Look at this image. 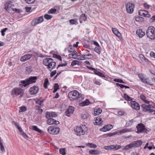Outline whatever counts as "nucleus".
Returning a JSON list of instances; mask_svg holds the SVG:
<instances>
[{
	"label": "nucleus",
	"mask_w": 155,
	"mask_h": 155,
	"mask_svg": "<svg viewBox=\"0 0 155 155\" xmlns=\"http://www.w3.org/2000/svg\"><path fill=\"white\" fill-rule=\"evenodd\" d=\"M43 64L47 66V68L50 71L55 68L56 62L51 58H47L43 60Z\"/></svg>",
	"instance_id": "nucleus-1"
},
{
	"label": "nucleus",
	"mask_w": 155,
	"mask_h": 155,
	"mask_svg": "<svg viewBox=\"0 0 155 155\" xmlns=\"http://www.w3.org/2000/svg\"><path fill=\"white\" fill-rule=\"evenodd\" d=\"M38 79L37 76H31L28 78L26 79L25 80L21 81V84L20 85L21 87H25L27 85L30 84L35 83Z\"/></svg>",
	"instance_id": "nucleus-2"
},
{
	"label": "nucleus",
	"mask_w": 155,
	"mask_h": 155,
	"mask_svg": "<svg viewBox=\"0 0 155 155\" xmlns=\"http://www.w3.org/2000/svg\"><path fill=\"white\" fill-rule=\"evenodd\" d=\"M69 99L72 101L81 98L79 93L77 90H74L70 91L68 94Z\"/></svg>",
	"instance_id": "nucleus-3"
},
{
	"label": "nucleus",
	"mask_w": 155,
	"mask_h": 155,
	"mask_svg": "<svg viewBox=\"0 0 155 155\" xmlns=\"http://www.w3.org/2000/svg\"><path fill=\"white\" fill-rule=\"evenodd\" d=\"M24 91V90L21 88L15 87L12 90L11 95L13 97H17L20 95L19 97L21 98L23 96Z\"/></svg>",
	"instance_id": "nucleus-4"
},
{
	"label": "nucleus",
	"mask_w": 155,
	"mask_h": 155,
	"mask_svg": "<svg viewBox=\"0 0 155 155\" xmlns=\"http://www.w3.org/2000/svg\"><path fill=\"white\" fill-rule=\"evenodd\" d=\"M155 28L153 27L150 26L147 30L146 35L148 38L151 40L155 39Z\"/></svg>",
	"instance_id": "nucleus-5"
},
{
	"label": "nucleus",
	"mask_w": 155,
	"mask_h": 155,
	"mask_svg": "<svg viewBox=\"0 0 155 155\" xmlns=\"http://www.w3.org/2000/svg\"><path fill=\"white\" fill-rule=\"evenodd\" d=\"M137 129V133L139 134L145 131V132L147 133V129L145 128V126L142 123L138 124L136 126Z\"/></svg>",
	"instance_id": "nucleus-6"
},
{
	"label": "nucleus",
	"mask_w": 155,
	"mask_h": 155,
	"mask_svg": "<svg viewBox=\"0 0 155 155\" xmlns=\"http://www.w3.org/2000/svg\"><path fill=\"white\" fill-rule=\"evenodd\" d=\"M44 19L42 16L34 18L31 21V25L35 26L37 24L40 23L43 21Z\"/></svg>",
	"instance_id": "nucleus-7"
},
{
	"label": "nucleus",
	"mask_w": 155,
	"mask_h": 155,
	"mask_svg": "<svg viewBox=\"0 0 155 155\" xmlns=\"http://www.w3.org/2000/svg\"><path fill=\"white\" fill-rule=\"evenodd\" d=\"M152 107V105L149 104L147 105L145 104H143L141 105V108L143 112H148L149 113H152V109H151Z\"/></svg>",
	"instance_id": "nucleus-8"
},
{
	"label": "nucleus",
	"mask_w": 155,
	"mask_h": 155,
	"mask_svg": "<svg viewBox=\"0 0 155 155\" xmlns=\"http://www.w3.org/2000/svg\"><path fill=\"white\" fill-rule=\"evenodd\" d=\"M127 12L128 13H132L134 8V4L133 3H129L126 5Z\"/></svg>",
	"instance_id": "nucleus-9"
},
{
	"label": "nucleus",
	"mask_w": 155,
	"mask_h": 155,
	"mask_svg": "<svg viewBox=\"0 0 155 155\" xmlns=\"http://www.w3.org/2000/svg\"><path fill=\"white\" fill-rule=\"evenodd\" d=\"M130 106L131 107L136 110H139L140 106L139 104L135 101H131L130 102Z\"/></svg>",
	"instance_id": "nucleus-10"
},
{
	"label": "nucleus",
	"mask_w": 155,
	"mask_h": 155,
	"mask_svg": "<svg viewBox=\"0 0 155 155\" xmlns=\"http://www.w3.org/2000/svg\"><path fill=\"white\" fill-rule=\"evenodd\" d=\"M39 89V88L38 86L35 85L30 88L29 92L31 94L35 95L38 93Z\"/></svg>",
	"instance_id": "nucleus-11"
},
{
	"label": "nucleus",
	"mask_w": 155,
	"mask_h": 155,
	"mask_svg": "<svg viewBox=\"0 0 155 155\" xmlns=\"http://www.w3.org/2000/svg\"><path fill=\"white\" fill-rule=\"evenodd\" d=\"M15 126L17 127L20 132V134L25 138L27 139L28 138V137L26 134L22 130L21 128L19 126L18 123L17 122L15 123Z\"/></svg>",
	"instance_id": "nucleus-12"
},
{
	"label": "nucleus",
	"mask_w": 155,
	"mask_h": 155,
	"mask_svg": "<svg viewBox=\"0 0 155 155\" xmlns=\"http://www.w3.org/2000/svg\"><path fill=\"white\" fill-rule=\"evenodd\" d=\"M76 134L78 136L83 135L85 134L84 130L81 127H77L74 129Z\"/></svg>",
	"instance_id": "nucleus-13"
},
{
	"label": "nucleus",
	"mask_w": 155,
	"mask_h": 155,
	"mask_svg": "<svg viewBox=\"0 0 155 155\" xmlns=\"http://www.w3.org/2000/svg\"><path fill=\"white\" fill-rule=\"evenodd\" d=\"M74 110V107L70 106L66 110L65 112V114L67 116L70 117L71 115L72 114Z\"/></svg>",
	"instance_id": "nucleus-14"
},
{
	"label": "nucleus",
	"mask_w": 155,
	"mask_h": 155,
	"mask_svg": "<svg viewBox=\"0 0 155 155\" xmlns=\"http://www.w3.org/2000/svg\"><path fill=\"white\" fill-rule=\"evenodd\" d=\"M138 76L140 79L141 81L143 83L150 85H152V84H150V82L147 81V79L145 78L144 75L143 74H138Z\"/></svg>",
	"instance_id": "nucleus-15"
},
{
	"label": "nucleus",
	"mask_w": 155,
	"mask_h": 155,
	"mask_svg": "<svg viewBox=\"0 0 155 155\" xmlns=\"http://www.w3.org/2000/svg\"><path fill=\"white\" fill-rule=\"evenodd\" d=\"M32 56V54H25L21 57L20 61L22 62H24L30 59Z\"/></svg>",
	"instance_id": "nucleus-16"
},
{
	"label": "nucleus",
	"mask_w": 155,
	"mask_h": 155,
	"mask_svg": "<svg viewBox=\"0 0 155 155\" xmlns=\"http://www.w3.org/2000/svg\"><path fill=\"white\" fill-rule=\"evenodd\" d=\"M138 13L140 16H143L147 18L150 17V15L149 14L148 12L146 10H141L139 11Z\"/></svg>",
	"instance_id": "nucleus-17"
},
{
	"label": "nucleus",
	"mask_w": 155,
	"mask_h": 155,
	"mask_svg": "<svg viewBox=\"0 0 155 155\" xmlns=\"http://www.w3.org/2000/svg\"><path fill=\"white\" fill-rule=\"evenodd\" d=\"M57 116V115L55 112H46L45 113V117L46 118H49L55 117Z\"/></svg>",
	"instance_id": "nucleus-18"
},
{
	"label": "nucleus",
	"mask_w": 155,
	"mask_h": 155,
	"mask_svg": "<svg viewBox=\"0 0 155 155\" xmlns=\"http://www.w3.org/2000/svg\"><path fill=\"white\" fill-rule=\"evenodd\" d=\"M113 127L112 125H107L103 127L102 128L100 129V130L103 132H106L107 131L110 130Z\"/></svg>",
	"instance_id": "nucleus-19"
},
{
	"label": "nucleus",
	"mask_w": 155,
	"mask_h": 155,
	"mask_svg": "<svg viewBox=\"0 0 155 155\" xmlns=\"http://www.w3.org/2000/svg\"><path fill=\"white\" fill-rule=\"evenodd\" d=\"M12 3L11 1H8L5 4L4 9L7 11H8L10 10V8H11L12 5Z\"/></svg>",
	"instance_id": "nucleus-20"
},
{
	"label": "nucleus",
	"mask_w": 155,
	"mask_h": 155,
	"mask_svg": "<svg viewBox=\"0 0 155 155\" xmlns=\"http://www.w3.org/2000/svg\"><path fill=\"white\" fill-rule=\"evenodd\" d=\"M136 34L140 38L143 37L145 35V33L143 31L142 29H139L136 31Z\"/></svg>",
	"instance_id": "nucleus-21"
},
{
	"label": "nucleus",
	"mask_w": 155,
	"mask_h": 155,
	"mask_svg": "<svg viewBox=\"0 0 155 155\" xmlns=\"http://www.w3.org/2000/svg\"><path fill=\"white\" fill-rule=\"evenodd\" d=\"M103 122L102 118L100 116L97 117L95 120V122L94 123V125H99L101 124V123Z\"/></svg>",
	"instance_id": "nucleus-22"
},
{
	"label": "nucleus",
	"mask_w": 155,
	"mask_h": 155,
	"mask_svg": "<svg viewBox=\"0 0 155 155\" xmlns=\"http://www.w3.org/2000/svg\"><path fill=\"white\" fill-rule=\"evenodd\" d=\"M134 147H138L140 146L142 144V142L141 140H137L132 142Z\"/></svg>",
	"instance_id": "nucleus-23"
},
{
	"label": "nucleus",
	"mask_w": 155,
	"mask_h": 155,
	"mask_svg": "<svg viewBox=\"0 0 155 155\" xmlns=\"http://www.w3.org/2000/svg\"><path fill=\"white\" fill-rule=\"evenodd\" d=\"M112 31L114 34L118 38H120L121 35L118 30L116 28H112Z\"/></svg>",
	"instance_id": "nucleus-24"
},
{
	"label": "nucleus",
	"mask_w": 155,
	"mask_h": 155,
	"mask_svg": "<svg viewBox=\"0 0 155 155\" xmlns=\"http://www.w3.org/2000/svg\"><path fill=\"white\" fill-rule=\"evenodd\" d=\"M90 52V51L88 50H86L85 52L83 53V54H81L82 56H83V58L84 59H85L86 56H90V58H91L93 57V55L91 54L88 53L89 52Z\"/></svg>",
	"instance_id": "nucleus-25"
},
{
	"label": "nucleus",
	"mask_w": 155,
	"mask_h": 155,
	"mask_svg": "<svg viewBox=\"0 0 155 155\" xmlns=\"http://www.w3.org/2000/svg\"><path fill=\"white\" fill-rule=\"evenodd\" d=\"M130 130L127 128H125L122 129L120 131H117V134H121L128 132L130 131Z\"/></svg>",
	"instance_id": "nucleus-26"
},
{
	"label": "nucleus",
	"mask_w": 155,
	"mask_h": 155,
	"mask_svg": "<svg viewBox=\"0 0 155 155\" xmlns=\"http://www.w3.org/2000/svg\"><path fill=\"white\" fill-rule=\"evenodd\" d=\"M30 128L31 130L36 131L40 133H42L43 132L41 130L38 128L36 126H32V127H30Z\"/></svg>",
	"instance_id": "nucleus-27"
},
{
	"label": "nucleus",
	"mask_w": 155,
	"mask_h": 155,
	"mask_svg": "<svg viewBox=\"0 0 155 155\" xmlns=\"http://www.w3.org/2000/svg\"><path fill=\"white\" fill-rule=\"evenodd\" d=\"M87 17L85 14H83L81 15L79 18L80 22V23H82V21H85L87 20Z\"/></svg>",
	"instance_id": "nucleus-28"
},
{
	"label": "nucleus",
	"mask_w": 155,
	"mask_h": 155,
	"mask_svg": "<svg viewBox=\"0 0 155 155\" xmlns=\"http://www.w3.org/2000/svg\"><path fill=\"white\" fill-rule=\"evenodd\" d=\"M140 99L142 100L145 103L149 104L150 103V102L149 101H148L146 100V97L143 94L140 95Z\"/></svg>",
	"instance_id": "nucleus-29"
},
{
	"label": "nucleus",
	"mask_w": 155,
	"mask_h": 155,
	"mask_svg": "<svg viewBox=\"0 0 155 155\" xmlns=\"http://www.w3.org/2000/svg\"><path fill=\"white\" fill-rule=\"evenodd\" d=\"M81 62L75 60L73 61L71 64V66H73L76 65H81Z\"/></svg>",
	"instance_id": "nucleus-30"
},
{
	"label": "nucleus",
	"mask_w": 155,
	"mask_h": 155,
	"mask_svg": "<svg viewBox=\"0 0 155 155\" xmlns=\"http://www.w3.org/2000/svg\"><path fill=\"white\" fill-rule=\"evenodd\" d=\"M90 102L89 100L87 99L85 101L80 103V105L81 106H87L90 104Z\"/></svg>",
	"instance_id": "nucleus-31"
},
{
	"label": "nucleus",
	"mask_w": 155,
	"mask_h": 155,
	"mask_svg": "<svg viewBox=\"0 0 155 155\" xmlns=\"http://www.w3.org/2000/svg\"><path fill=\"white\" fill-rule=\"evenodd\" d=\"M47 119H48L47 121V123L49 125H51L54 124V119L51 118Z\"/></svg>",
	"instance_id": "nucleus-32"
},
{
	"label": "nucleus",
	"mask_w": 155,
	"mask_h": 155,
	"mask_svg": "<svg viewBox=\"0 0 155 155\" xmlns=\"http://www.w3.org/2000/svg\"><path fill=\"white\" fill-rule=\"evenodd\" d=\"M134 147L132 142H131L130 144L124 146L123 148L124 150H127L129 149H130L132 147Z\"/></svg>",
	"instance_id": "nucleus-33"
},
{
	"label": "nucleus",
	"mask_w": 155,
	"mask_h": 155,
	"mask_svg": "<svg viewBox=\"0 0 155 155\" xmlns=\"http://www.w3.org/2000/svg\"><path fill=\"white\" fill-rule=\"evenodd\" d=\"M124 98L125 100L127 101H132L133 98L130 97L126 93H124Z\"/></svg>",
	"instance_id": "nucleus-34"
},
{
	"label": "nucleus",
	"mask_w": 155,
	"mask_h": 155,
	"mask_svg": "<svg viewBox=\"0 0 155 155\" xmlns=\"http://www.w3.org/2000/svg\"><path fill=\"white\" fill-rule=\"evenodd\" d=\"M94 72L95 74L101 77H105L104 75L102 73L97 71L96 69L95 70V71H94Z\"/></svg>",
	"instance_id": "nucleus-35"
},
{
	"label": "nucleus",
	"mask_w": 155,
	"mask_h": 155,
	"mask_svg": "<svg viewBox=\"0 0 155 155\" xmlns=\"http://www.w3.org/2000/svg\"><path fill=\"white\" fill-rule=\"evenodd\" d=\"M60 130V129L59 127H54V130H53L52 134H58Z\"/></svg>",
	"instance_id": "nucleus-36"
},
{
	"label": "nucleus",
	"mask_w": 155,
	"mask_h": 155,
	"mask_svg": "<svg viewBox=\"0 0 155 155\" xmlns=\"http://www.w3.org/2000/svg\"><path fill=\"white\" fill-rule=\"evenodd\" d=\"M94 51L100 54L101 53V47L100 46L96 47L94 49Z\"/></svg>",
	"instance_id": "nucleus-37"
},
{
	"label": "nucleus",
	"mask_w": 155,
	"mask_h": 155,
	"mask_svg": "<svg viewBox=\"0 0 155 155\" xmlns=\"http://www.w3.org/2000/svg\"><path fill=\"white\" fill-rule=\"evenodd\" d=\"M117 134V131H115L114 132L112 133H109L108 134H106L104 135V136L105 137H111Z\"/></svg>",
	"instance_id": "nucleus-38"
},
{
	"label": "nucleus",
	"mask_w": 155,
	"mask_h": 155,
	"mask_svg": "<svg viewBox=\"0 0 155 155\" xmlns=\"http://www.w3.org/2000/svg\"><path fill=\"white\" fill-rule=\"evenodd\" d=\"M102 110L100 109H98L96 111H94V115L95 116H97L99 115V114L102 112Z\"/></svg>",
	"instance_id": "nucleus-39"
},
{
	"label": "nucleus",
	"mask_w": 155,
	"mask_h": 155,
	"mask_svg": "<svg viewBox=\"0 0 155 155\" xmlns=\"http://www.w3.org/2000/svg\"><path fill=\"white\" fill-rule=\"evenodd\" d=\"M89 152L92 155H97L99 154L97 150H90Z\"/></svg>",
	"instance_id": "nucleus-40"
},
{
	"label": "nucleus",
	"mask_w": 155,
	"mask_h": 155,
	"mask_svg": "<svg viewBox=\"0 0 155 155\" xmlns=\"http://www.w3.org/2000/svg\"><path fill=\"white\" fill-rule=\"evenodd\" d=\"M68 56L69 58H73L75 59L76 58L77 56V57H78V54L73 53H71L69 54H68Z\"/></svg>",
	"instance_id": "nucleus-41"
},
{
	"label": "nucleus",
	"mask_w": 155,
	"mask_h": 155,
	"mask_svg": "<svg viewBox=\"0 0 155 155\" xmlns=\"http://www.w3.org/2000/svg\"><path fill=\"white\" fill-rule=\"evenodd\" d=\"M49 85L48 80L47 78H46L44 81V87L45 88H47L48 87V85Z\"/></svg>",
	"instance_id": "nucleus-42"
},
{
	"label": "nucleus",
	"mask_w": 155,
	"mask_h": 155,
	"mask_svg": "<svg viewBox=\"0 0 155 155\" xmlns=\"http://www.w3.org/2000/svg\"><path fill=\"white\" fill-rule=\"evenodd\" d=\"M134 121L133 119L130 120L127 122L126 123V127H129L131 126L133 124Z\"/></svg>",
	"instance_id": "nucleus-43"
},
{
	"label": "nucleus",
	"mask_w": 155,
	"mask_h": 155,
	"mask_svg": "<svg viewBox=\"0 0 155 155\" xmlns=\"http://www.w3.org/2000/svg\"><path fill=\"white\" fill-rule=\"evenodd\" d=\"M135 20L137 21H142L143 20V18L140 16H138L135 18Z\"/></svg>",
	"instance_id": "nucleus-44"
},
{
	"label": "nucleus",
	"mask_w": 155,
	"mask_h": 155,
	"mask_svg": "<svg viewBox=\"0 0 155 155\" xmlns=\"http://www.w3.org/2000/svg\"><path fill=\"white\" fill-rule=\"evenodd\" d=\"M44 17L47 20H49L51 19L52 18V16L48 14H45L44 15Z\"/></svg>",
	"instance_id": "nucleus-45"
},
{
	"label": "nucleus",
	"mask_w": 155,
	"mask_h": 155,
	"mask_svg": "<svg viewBox=\"0 0 155 155\" xmlns=\"http://www.w3.org/2000/svg\"><path fill=\"white\" fill-rule=\"evenodd\" d=\"M112 150H117L121 148V146L120 145H112Z\"/></svg>",
	"instance_id": "nucleus-46"
},
{
	"label": "nucleus",
	"mask_w": 155,
	"mask_h": 155,
	"mask_svg": "<svg viewBox=\"0 0 155 155\" xmlns=\"http://www.w3.org/2000/svg\"><path fill=\"white\" fill-rule=\"evenodd\" d=\"M86 145L87 146H89L91 148H95L97 147L96 145L92 143H88Z\"/></svg>",
	"instance_id": "nucleus-47"
},
{
	"label": "nucleus",
	"mask_w": 155,
	"mask_h": 155,
	"mask_svg": "<svg viewBox=\"0 0 155 155\" xmlns=\"http://www.w3.org/2000/svg\"><path fill=\"white\" fill-rule=\"evenodd\" d=\"M54 130V127L50 126L48 127V130L49 133L51 134H52L53 130Z\"/></svg>",
	"instance_id": "nucleus-48"
},
{
	"label": "nucleus",
	"mask_w": 155,
	"mask_h": 155,
	"mask_svg": "<svg viewBox=\"0 0 155 155\" xmlns=\"http://www.w3.org/2000/svg\"><path fill=\"white\" fill-rule=\"evenodd\" d=\"M63 62V63H61L58 65L57 68V69L60 67L65 66L67 65V63L66 61H64Z\"/></svg>",
	"instance_id": "nucleus-49"
},
{
	"label": "nucleus",
	"mask_w": 155,
	"mask_h": 155,
	"mask_svg": "<svg viewBox=\"0 0 155 155\" xmlns=\"http://www.w3.org/2000/svg\"><path fill=\"white\" fill-rule=\"evenodd\" d=\"M89 117L88 114H83L81 115L82 118L83 119H87Z\"/></svg>",
	"instance_id": "nucleus-50"
},
{
	"label": "nucleus",
	"mask_w": 155,
	"mask_h": 155,
	"mask_svg": "<svg viewBox=\"0 0 155 155\" xmlns=\"http://www.w3.org/2000/svg\"><path fill=\"white\" fill-rule=\"evenodd\" d=\"M27 110V108L25 106H22L20 108L19 112L25 111Z\"/></svg>",
	"instance_id": "nucleus-51"
},
{
	"label": "nucleus",
	"mask_w": 155,
	"mask_h": 155,
	"mask_svg": "<svg viewBox=\"0 0 155 155\" xmlns=\"http://www.w3.org/2000/svg\"><path fill=\"white\" fill-rule=\"evenodd\" d=\"M114 81L115 82H118V83L125 84V82H124L121 79H117V78L114 79Z\"/></svg>",
	"instance_id": "nucleus-52"
},
{
	"label": "nucleus",
	"mask_w": 155,
	"mask_h": 155,
	"mask_svg": "<svg viewBox=\"0 0 155 155\" xmlns=\"http://www.w3.org/2000/svg\"><path fill=\"white\" fill-rule=\"evenodd\" d=\"M57 11L56 9L55 8H51L48 11V13L49 14H54Z\"/></svg>",
	"instance_id": "nucleus-53"
},
{
	"label": "nucleus",
	"mask_w": 155,
	"mask_h": 155,
	"mask_svg": "<svg viewBox=\"0 0 155 155\" xmlns=\"http://www.w3.org/2000/svg\"><path fill=\"white\" fill-rule=\"evenodd\" d=\"M44 101V100H41L40 99H38L36 101L35 103L37 104H38L40 106H41L42 103Z\"/></svg>",
	"instance_id": "nucleus-54"
},
{
	"label": "nucleus",
	"mask_w": 155,
	"mask_h": 155,
	"mask_svg": "<svg viewBox=\"0 0 155 155\" xmlns=\"http://www.w3.org/2000/svg\"><path fill=\"white\" fill-rule=\"evenodd\" d=\"M59 152L60 154L63 155H64L66 154L65 150L64 148L60 149L59 150Z\"/></svg>",
	"instance_id": "nucleus-55"
},
{
	"label": "nucleus",
	"mask_w": 155,
	"mask_h": 155,
	"mask_svg": "<svg viewBox=\"0 0 155 155\" xmlns=\"http://www.w3.org/2000/svg\"><path fill=\"white\" fill-rule=\"evenodd\" d=\"M32 67L31 66H27L25 68L26 70L28 72H31L32 71Z\"/></svg>",
	"instance_id": "nucleus-56"
},
{
	"label": "nucleus",
	"mask_w": 155,
	"mask_h": 155,
	"mask_svg": "<svg viewBox=\"0 0 155 155\" xmlns=\"http://www.w3.org/2000/svg\"><path fill=\"white\" fill-rule=\"evenodd\" d=\"M77 19H72L69 21V22L71 24L74 25L76 24V23L77 22Z\"/></svg>",
	"instance_id": "nucleus-57"
},
{
	"label": "nucleus",
	"mask_w": 155,
	"mask_h": 155,
	"mask_svg": "<svg viewBox=\"0 0 155 155\" xmlns=\"http://www.w3.org/2000/svg\"><path fill=\"white\" fill-rule=\"evenodd\" d=\"M0 148L1 150L3 152H5L2 143H1V144H0Z\"/></svg>",
	"instance_id": "nucleus-58"
},
{
	"label": "nucleus",
	"mask_w": 155,
	"mask_h": 155,
	"mask_svg": "<svg viewBox=\"0 0 155 155\" xmlns=\"http://www.w3.org/2000/svg\"><path fill=\"white\" fill-rule=\"evenodd\" d=\"M7 28H5L3 29L1 31V32L2 34V35L3 36H4L5 35V33H4L6 31H7L8 30Z\"/></svg>",
	"instance_id": "nucleus-59"
},
{
	"label": "nucleus",
	"mask_w": 155,
	"mask_h": 155,
	"mask_svg": "<svg viewBox=\"0 0 155 155\" xmlns=\"http://www.w3.org/2000/svg\"><path fill=\"white\" fill-rule=\"evenodd\" d=\"M93 83L96 85H100L101 84L100 82L96 79H94L93 80Z\"/></svg>",
	"instance_id": "nucleus-60"
},
{
	"label": "nucleus",
	"mask_w": 155,
	"mask_h": 155,
	"mask_svg": "<svg viewBox=\"0 0 155 155\" xmlns=\"http://www.w3.org/2000/svg\"><path fill=\"white\" fill-rule=\"evenodd\" d=\"M112 145L110 146H105L104 147V149L106 150H112Z\"/></svg>",
	"instance_id": "nucleus-61"
},
{
	"label": "nucleus",
	"mask_w": 155,
	"mask_h": 155,
	"mask_svg": "<svg viewBox=\"0 0 155 155\" xmlns=\"http://www.w3.org/2000/svg\"><path fill=\"white\" fill-rule=\"evenodd\" d=\"M74 48L72 47V46L71 45H69V47L68 48V50L69 52H71L73 51V50L74 49Z\"/></svg>",
	"instance_id": "nucleus-62"
},
{
	"label": "nucleus",
	"mask_w": 155,
	"mask_h": 155,
	"mask_svg": "<svg viewBox=\"0 0 155 155\" xmlns=\"http://www.w3.org/2000/svg\"><path fill=\"white\" fill-rule=\"evenodd\" d=\"M12 9L13 11L18 13H19L21 12L20 10L16 8H12Z\"/></svg>",
	"instance_id": "nucleus-63"
},
{
	"label": "nucleus",
	"mask_w": 155,
	"mask_h": 155,
	"mask_svg": "<svg viewBox=\"0 0 155 155\" xmlns=\"http://www.w3.org/2000/svg\"><path fill=\"white\" fill-rule=\"evenodd\" d=\"M57 72L56 70L54 71H52L50 74V77H52L54 75H55L56 73Z\"/></svg>",
	"instance_id": "nucleus-64"
}]
</instances>
